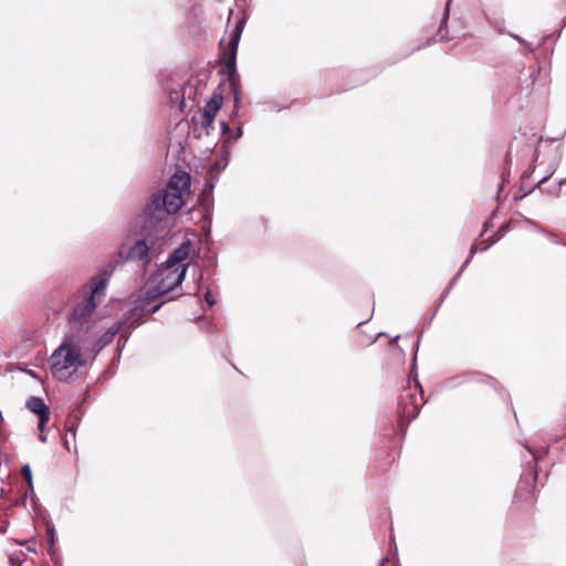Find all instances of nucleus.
<instances>
[{
  "label": "nucleus",
  "instance_id": "nucleus-19",
  "mask_svg": "<svg viewBox=\"0 0 566 566\" xmlns=\"http://www.w3.org/2000/svg\"><path fill=\"white\" fill-rule=\"evenodd\" d=\"M548 179V177H544L542 178L538 184H537V187H541L546 180Z\"/></svg>",
  "mask_w": 566,
  "mask_h": 566
},
{
  "label": "nucleus",
  "instance_id": "nucleus-15",
  "mask_svg": "<svg viewBox=\"0 0 566 566\" xmlns=\"http://www.w3.org/2000/svg\"><path fill=\"white\" fill-rule=\"evenodd\" d=\"M48 423V421H43L42 422V417L39 418V424H38V429L39 431L41 432L40 434V439L42 442H45L46 441V438L45 436H43V432H44V428H45V424Z\"/></svg>",
  "mask_w": 566,
  "mask_h": 566
},
{
  "label": "nucleus",
  "instance_id": "nucleus-20",
  "mask_svg": "<svg viewBox=\"0 0 566 566\" xmlns=\"http://www.w3.org/2000/svg\"><path fill=\"white\" fill-rule=\"evenodd\" d=\"M206 300L209 304H213L214 302L211 300V297H209V294L206 295Z\"/></svg>",
  "mask_w": 566,
  "mask_h": 566
},
{
  "label": "nucleus",
  "instance_id": "nucleus-16",
  "mask_svg": "<svg viewBox=\"0 0 566 566\" xmlns=\"http://www.w3.org/2000/svg\"><path fill=\"white\" fill-rule=\"evenodd\" d=\"M485 386H488L490 389L492 390H496L497 389V385L499 382L494 379V378H489L485 382H484Z\"/></svg>",
  "mask_w": 566,
  "mask_h": 566
},
{
  "label": "nucleus",
  "instance_id": "nucleus-13",
  "mask_svg": "<svg viewBox=\"0 0 566 566\" xmlns=\"http://www.w3.org/2000/svg\"><path fill=\"white\" fill-rule=\"evenodd\" d=\"M492 242L488 243L486 241L475 242L472 244L470 249V253L474 254L476 251H485Z\"/></svg>",
  "mask_w": 566,
  "mask_h": 566
},
{
  "label": "nucleus",
  "instance_id": "nucleus-17",
  "mask_svg": "<svg viewBox=\"0 0 566 566\" xmlns=\"http://www.w3.org/2000/svg\"><path fill=\"white\" fill-rule=\"evenodd\" d=\"M566 187V178L565 179H562L559 182H558V186H557V189L554 191V195L559 197L562 195V189Z\"/></svg>",
  "mask_w": 566,
  "mask_h": 566
},
{
  "label": "nucleus",
  "instance_id": "nucleus-1",
  "mask_svg": "<svg viewBox=\"0 0 566 566\" xmlns=\"http://www.w3.org/2000/svg\"><path fill=\"white\" fill-rule=\"evenodd\" d=\"M189 174L177 171L172 175L166 189L155 193L148 206L150 222L161 221L167 216L178 212L185 203V197L189 193Z\"/></svg>",
  "mask_w": 566,
  "mask_h": 566
},
{
  "label": "nucleus",
  "instance_id": "nucleus-11",
  "mask_svg": "<svg viewBox=\"0 0 566 566\" xmlns=\"http://www.w3.org/2000/svg\"><path fill=\"white\" fill-rule=\"evenodd\" d=\"M190 252V243H182L178 249H176L172 254L168 258L167 264L169 268H176L182 265L181 262L185 261Z\"/></svg>",
  "mask_w": 566,
  "mask_h": 566
},
{
  "label": "nucleus",
  "instance_id": "nucleus-6",
  "mask_svg": "<svg viewBox=\"0 0 566 566\" xmlns=\"http://www.w3.org/2000/svg\"><path fill=\"white\" fill-rule=\"evenodd\" d=\"M186 271L187 265L169 268L167 264V268L161 273L163 277L159 283L154 289L148 290V297L150 300H158L176 286L180 285L185 279Z\"/></svg>",
  "mask_w": 566,
  "mask_h": 566
},
{
  "label": "nucleus",
  "instance_id": "nucleus-14",
  "mask_svg": "<svg viewBox=\"0 0 566 566\" xmlns=\"http://www.w3.org/2000/svg\"><path fill=\"white\" fill-rule=\"evenodd\" d=\"M21 474L24 479V481L29 484V486H32V471L30 465L25 464L21 469Z\"/></svg>",
  "mask_w": 566,
  "mask_h": 566
},
{
  "label": "nucleus",
  "instance_id": "nucleus-2",
  "mask_svg": "<svg viewBox=\"0 0 566 566\" xmlns=\"http://www.w3.org/2000/svg\"><path fill=\"white\" fill-rule=\"evenodd\" d=\"M108 276L102 273L92 279V286L84 291V298L75 305L69 323L72 328L78 332H88L91 328L93 313L98 303L105 296Z\"/></svg>",
  "mask_w": 566,
  "mask_h": 566
},
{
  "label": "nucleus",
  "instance_id": "nucleus-7",
  "mask_svg": "<svg viewBox=\"0 0 566 566\" xmlns=\"http://www.w3.org/2000/svg\"><path fill=\"white\" fill-rule=\"evenodd\" d=\"M116 263L136 262L142 268H146L150 262L149 245L144 239H138L134 243H124L117 253Z\"/></svg>",
  "mask_w": 566,
  "mask_h": 566
},
{
  "label": "nucleus",
  "instance_id": "nucleus-4",
  "mask_svg": "<svg viewBox=\"0 0 566 566\" xmlns=\"http://www.w3.org/2000/svg\"><path fill=\"white\" fill-rule=\"evenodd\" d=\"M51 371L53 376L60 380L67 379L72 373L69 371L70 368H74V370L78 366H83L85 364L82 358L81 348L72 343H63L51 356Z\"/></svg>",
  "mask_w": 566,
  "mask_h": 566
},
{
  "label": "nucleus",
  "instance_id": "nucleus-5",
  "mask_svg": "<svg viewBox=\"0 0 566 566\" xmlns=\"http://www.w3.org/2000/svg\"><path fill=\"white\" fill-rule=\"evenodd\" d=\"M422 405V391L417 385L403 388L398 401L401 419L406 421L415 419L419 415Z\"/></svg>",
  "mask_w": 566,
  "mask_h": 566
},
{
  "label": "nucleus",
  "instance_id": "nucleus-21",
  "mask_svg": "<svg viewBox=\"0 0 566 566\" xmlns=\"http://www.w3.org/2000/svg\"><path fill=\"white\" fill-rule=\"evenodd\" d=\"M242 135V129L239 127L235 138L240 137Z\"/></svg>",
  "mask_w": 566,
  "mask_h": 566
},
{
  "label": "nucleus",
  "instance_id": "nucleus-3",
  "mask_svg": "<svg viewBox=\"0 0 566 566\" xmlns=\"http://www.w3.org/2000/svg\"><path fill=\"white\" fill-rule=\"evenodd\" d=\"M244 23V18H240L231 31L229 41L226 43L224 40H221L219 43L221 50L219 62L222 65L220 72L222 75L227 76L229 81L230 87L233 92L235 111L239 108L242 94L240 78L237 71V53Z\"/></svg>",
  "mask_w": 566,
  "mask_h": 566
},
{
  "label": "nucleus",
  "instance_id": "nucleus-12",
  "mask_svg": "<svg viewBox=\"0 0 566 566\" xmlns=\"http://www.w3.org/2000/svg\"><path fill=\"white\" fill-rule=\"evenodd\" d=\"M214 123V118H207L206 115L201 114L200 116V126L201 128L208 134L209 133V129L212 128V125Z\"/></svg>",
  "mask_w": 566,
  "mask_h": 566
},
{
  "label": "nucleus",
  "instance_id": "nucleus-9",
  "mask_svg": "<svg viewBox=\"0 0 566 566\" xmlns=\"http://www.w3.org/2000/svg\"><path fill=\"white\" fill-rule=\"evenodd\" d=\"M222 104H223L222 92L218 88V90L213 91L210 99L205 105L202 114L206 115V117L209 119L211 117L216 119V116H217L218 112L220 111V108L222 107Z\"/></svg>",
  "mask_w": 566,
  "mask_h": 566
},
{
  "label": "nucleus",
  "instance_id": "nucleus-8",
  "mask_svg": "<svg viewBox=\"0 0 566 566\" xmlns=\"http://www.w3.org/2000/svg\"><path fill=\"white\" fill-rule=\"evenodd\" d=\"M156 300L148 297V291L143 297L137 300L136 305L129 311L128 319L130 325H139L143 316L156 313L163 305V302L156 305H151Z\"/></svg>",
  "mask_w": 566,
  "mask_h": 566
},
{
  "label": "nucleus",
  "instance_id": "nucleus-18",
  "mask_svg": "<svg viewBox=\"0 0 566 566\" xmlns=\"http://www.w3.org/2000/svg\"><path fill=\"white\" fill-rule=\"evenodd\" d=\"M229 130V125L227 123H222V132L227 133Z\"/></svg>",
  "mask_w": 566,
  "mask_h": 566
},
{
  "label": "nucleus",
  "instance_id": "nucleus-10",
  "mask_svg": "<svg viewBox=\"0 0 566 566\" xmlns=\"http://www.w3.org/2000/svg\"><path fill=\"white\" fill-rule=\"evenodd\" d=\"M27 407L29 408L30 411H32L33 413L38 415L39 418L42 417V422L50 420V415H51L50 409L44 403L42 398L32 397L27 402Z\"/></svg>",
  "mask_w": 566,
  "mask_h": 566
}]
</instances>
